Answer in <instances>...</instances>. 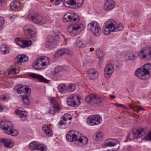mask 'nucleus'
I'll use <instances>...</instances> for the list:
<instances>
[{"instance_id": "nucleus-34", "label": "nucleus", "mask_w": 151, "mask_h": 151, "mask_svg": "<svg viewBox=\"0 0 151 151\" xmlns=\"http://www.w3.org/2000/svg\"><path fill=\"white\" fill-rule=\"evenodd\" d=\"M58 90L59 92L62 93H65L67 92V87L64 84H61L59 85Z\"/></svg>"}, {"instance_id": "nucleus-50", "label": "nucleus", "mask_w": 151, "mask_h": 151, "mask_svg": "<svg viewBox=\"0 0 151 151\" xmlns=\"http://www.w3.org/2000/svg\"><path fill=\"white\" fill-rule=\"evenodd\" d=\"M55 112L54 110H51V108L50 109L49 111L48 112V113H49L50 115H52V116L54 115Z\"/></svg>"}, {"instance_id": "nucleus-51", "label": "nucleus", "mask_w": 151, "mask_h": 151, "mask_svg": "<svg viewBox=\"0 0 151 151\" xmlns=\"http://www.w3.org/2000/svg\"><path fill=\"white\" fill-rule=\"evenodd\" d=\"M5 108L4 106L0 104V112H2L3 111L4 109Z\"/></svg>"}, {"instance_id": "nucleus-18", "label": "nucleus", "mask_w": 151, "mask_h": 151, "mask_svg": "<svg viewBox=\"0 0 151 151\" xmlns=\"http://www.w3.org/2000/svg\"><path fill=\"white\" fill-rule=\"evenodd\" d=\"M76 133H78V132L73 130L69 131L66 135V137L67 140L70 142L77 141V138L78 136L76 134Z\"/></svg>"}, {"instance_id": "nucleus-37", "label": "nucleus", "mask_w": 151, "mask_h": 151, "mask_svg": "<svg viewBox=\"0 0 151 151\" xmlns=\"http://www.w3.org/2000/svg\"><path fill=\"white\" fill-rule=\"evenodd\" d=\"M103 135L102 133L101 132H96L93 136V138L95 140H98L100 139Z\"/></svg>"}, {"instance_id": "nucleus-14", "label": "nucleus", "mask_w": 151, "mask_h": 151, "mask_svg": "<svg viewBox=\"0 0 151 151\" xmlns=\"http://www.w3.org/2000/svg\"><path fill=\"white\" fill-rule=\"evenodd\" d=\"M83 2V0H64L63 3L67 7H69L71 5H76L77 7H79Z\"/></svg>"}, {"instance_id": "nucleus-13", "label": "nucleus", "mask_w": 151, "mask_h": 151, "mask_svg": "<svg viewBox=\"0 0 151 151\" xmlns=\"http://www.w3.org/2000/svg\"><path fill=\"white\" fill-rule=\"evenodd\" d=\"M79 97L77 94H74L68 97L67 103L68 105L72 107L77 106V103H80Z\"/></svg>"}, {"instance_id": "nucleus-52", "label": "nucleus", "mask_w": 151, "mask_h": 151, "mask_svg": "<svg viewBox=\"0 0 151 151\" xmlns=\"http://www.w3.org/2000/svg\"><path fill=\"white\" fill-rule=\"evenodd\" d=\"M116 106H118V107H122L123 108H124V109L125 108L126 110H128V109L125 106H124L123 105H122V104H116Z\"/></svg>"}, {"instance_id": "nucleus-30", "label": "nucleus", "mask_w": 151, "mask_h": 151, "mask_svg": "<svg viewBox=\"0 0 151 151\" xmlns=\"http://www.w3.org/2000/svg\"><path fill=\"white\" fill-rule=\"evenodd\" d=\"M29 76L33 78H36L40 80L41 82H44L45 83H47L48 80L44 78L42 76L37 74L31 73Z\"/></svg>"}, {"instance_id": "nucleus-9", "label": "nucleus", "mask_w": 151, "mask_h": 151, "mask_svg": "<svg viewBox=\"0 0 151 151\" xmlns=\"http://www.w3.org/2000/svg\"><path fill=\"white\" fill-rule=\"evenodd\" d=\"M71 119V115L68 114H65L62 116L58 124L59 128L61 129L66 128L69 126Z\"/></svg>"}, {"instance_id": "nucleus-53", "label": "nucleus", "mask_w": 151, "mask_h": 151, "mask_svg": "<svg viewBox=\"0 0 151 151\" xmlns=\"http://www.w3.org/2000/svg\"><path fill=\"white\" fill-rule=\"evenodd\" d=\"M63 0H55V5H57L60 3Z\"/></svg>"}, {"instance_id": "nucleus-36", "label": "nucleus", "mask_w": 151, "mask_h": 151, "mask_svg": "<svg viewBox=\"0 0 151 151\" xmlns=\"http://www.w3.org/2000/svg\"><path fill=\"white\" fill-rule=\"evenodd\" d=\"M74 45L76 47L80 48L85 47L86 45L85 43L83 41L79 40H77L75 43Z\"/></svg>"}, {"instance_id": "nucleus-58", "label": "nucleus", "mask_w": 151, "mask_h": 151, "mask_svg": "<svg viewBox=\"0 0 151 151\" xmlns=\"http://www.w3.org/2000/svg\"><path fill=\"white\" fill-rule=\"evenodd\" d=\"M58 68H56V69H58Z\"/></svg>"}, {"instance_id": "nucleus-40", "label": "nucleus", "mask_w": 151, "mask_h": 151, "mask_svg": "<svg viewBox=\"0 0 151 151\" xmlns=\"http://www.w3.org/2000/svg\"><path fill=\"white\" fill-rule=\"evenodd\" d=\"M60 109V107L58 103H56V104L53 105V106L51 108V110H54L56 112H59Z\"/></svg>"}, {"instance_id": "nucleus-11", "label": "nucleus", "mask_w": 151, "mask_h": 151, "mask_svg": "<svg viewBox=\"0 0 151 151\" xmlns=\"http://www.w3.org/2000/svg\"><path fill=\"white\" fill-rule=\"evenodd\" d=\"M105 145L106 146L110 147L109 149V151H116L119 147L117 141L114 139H108L106 141Z\"/></svg>"}, {"instance_id": "nucleus-46", "label": "nucleus", "mask_w": 151, "mask_h": 151, "mask_svg": "<svg viewBox=\"0 0 151 151\" xmlns=\"http://www.w3.org/2000/svg\"><path fill=\"white\" fill-rule=\"evenodd\" d=\"M83 143L84 144H86L88 142V139L86 137H83Z\"/></svg>"}, {"instance_id": "nucleus-48", "label": "nucleus", "mask_w": 151, "mask_h": 151, "mask_svg": "<svg viewBox=\"0 0 151 151\" xmlns=\"http://www.w3.org/2000/svg\"><path fill=\"white\" fill-rule=\"evenodd\" d=\"M15 112L16 114L18 115L19 116L22 113H23L24 111L18 109H17L15 111Z\"/></svg>"}, {"instance_id": "nucleus-25", "label": "nucleus", "mask_w": 151, "mask_h": 151, "mask_svg": "<svg viewBox=\"0 0 151 151\" xmlns=\"http://www.w3.org/2000/svg\"><path fill=\"white\" fill-rule=\"evenodd\" d=\"M76 16L77 17H74L72 14L68 15L67 14H65L63 18V20L65 22H70L73 20L75 22L77 20L79 21L80 18L77 15H76Z\"/></svg>"}, {"instance_id": "nucleus-3", "label": "nucleus", "mask_w": 151, "mask_h": 151, "mask_svg": "<svg viewBox=\"0 0 151 151\" xmlns=\"http://www.w3.org/2000/svg\"><path fill=\"white\" fill-rule=\"evenodd\" d=\"M0 127L5 133L15 137L18 135V132L14 129L12 123L10 121H1L0 122Z\"/></svg>"}, {"instance_id": "nucleus-27", "label": "nucleus", "mask_w": 151, "mask_h": 151, "mask_svg": "<svg viewBox=\"0 0 151 151\" xmlns=\"http://www.w3.org/2000/svg\"><path fill=\"white\" fill-rule=\"evenodd\" d=\"M20 6V2L15 1L11 2L10 5V8L12 11H17L18 10Z\"/></svg>"}, {"instance_id": "nucleus-8", "label": "nucleus", "mask_w": 151, "mask_h": 151, "mask_svg": "<svg viewBox=\"0 0 151 151\" xmlns=\"http://www.w3.org/2000/svg\"><path fill=\"white\" fill-rule=\"evenodd\" d=\"M24 30L25 35L34 41L36 40L37 32L33 25L25 26Z\"/></svg>"}, {"instance_id": "nucleus-28", "label": "nucleus", "mask_w": 151, "mask_h": 151, "mask_svg": "<svg viewBox=\"0 0 151 151\" xmlns=\"http://www.w3.org/2000/svg\"><path fill=\"white\" fill-rule=\"evenodd\" d=\"M145 133V131L143 129H141L140 130H137L135 132L133 133L134 138L136 139L141 137L144 136Z\"/></svg>"}, {"instance_id": "nucleus-57", "label": "nucleus", "mask_w": 151, "mask_h": 151, "mask_svg": "<svg viewBox=\"0 0 151 151\" xmlns=\"http://www.w3.org/2000/svg\"><path fill=\"white\" fill-rule=\"evenodd\" d=\"M0 2L1 3H3L5 1V0H0Z\"/></svg>"}, {"instance_id": "nucleus-38", "label": "nucleus", "mask_w": 151, "mask_h": 151, "mask_svg": "<svg viewBox=\"0 0 151 151\" xmlns=\"http://www.w3.org/2000/svg\"><path fill=\"white\" fill-rule=\"evenodd\" d=\"M38 65V63H37V61L35 60L33 63L32 66L34 69L38 70L42 69L40 66Z\"/></svg>"}, {"instance_id": "nucleus-20", "label": "nucleus", "mask_w": 151, "mask_h": 151, "mask_svg": "<svg viewBox=\"0 0 151 151\" xmlns=\"http://www.w3.org/2000/svg\"><path fill=\"white\" fill-rule=\"evenodd\" d=\"M0 143L3 144L4 147L6 148H12L14 145L13 140L10 139L1 138Z\"/></svg>"}, {"instance_id": "nucleus-1", "label": "nucleus", "mask_w": 151, "mask_h": 151, "mask_svg": "<svg viewBox=\"0 0 151 151\" xmlns=\"http://www.w3.org/2000/svg\"><path fill=\"white\" fill-rule=\"evenodd\" d=\"M124 28L122 24L117 25L116 22L113 19H109L105 23V25L103 28L104 34L108 35L111 32H116L122 30Z\"/></svg>"}, {"instance_id": "nucleus-39", "label": "nucleus", "mask_w": 151, "mask_h": 151, "mask_svg": "<svg viewBox=\"0 0 151 151\" xmlns=\"http://www.w3.org/2000/svg\"><path fill=\"white\" fill-rule=\"evenodd\" d=\"M67 92H71L74 91L76 88L75 85L73 83H70L68 87H67Z\"/></svg>"}, {"instance_id": "nucleus-23", "label": "nucleus", "mask_w": 151, "mask_h": 151, "mask_svg": "<svg viewBox=\"0 0 151 151\" xmlns=\"http://www.w3.org/2000/svg\"><path fill=\"white\" fill-rule=\"evenodd\" d=\"M35 60L37 61V63H38V65L41 68L42 66L46 65L47 63L49 64V60L48 58L45 56H42L40 58H38Z\"/></svg>"}, {"instance_id": "nucleus-12", "label": "nucleus", "mask_w": 151, "mask_h": 151, "mask_svg": "<svg viewBox=\"0 0 151 151\" xmlns=\"http://www.w3.org/2000/svg\"><path fill=\"white\" fill-rule=\"evenodd\" d=\"M102 121L101 116L99 115H94L88 117L87 119V122L89 125H98L101 123Z\"/></svg>"}, {"instance_id": "nucleus-56", "label": "nucleus", "mask_w": 151, "mask_h": 151, "mask_svg": "<svg viewBox=\"0 0 151 151\" xmlns=\"http://www.w3.org/2000/svg\"><path fill=\"white\" fill-rule=\"evenodd\" d=\"M94 50V49L93 48H91L90 49V51L91 52H92Z\"/></svg>"}, {"instance_id": "nucleus-47", "label": "nucleus", "mask_w": 151, "mask_h": 151, "mask_svg": "<svg viewBox=\"0 0 151 151\" xmlns=\"http://www.w3.org/2000/svg\"><path fill=\"white\" fill-rule=\"evenodd\" d=\"M4 23V18L2 17H0V26H2Z\"/></svg>"}, {"instance_id": "nucleus-22", "label": "nucleus", "mask_w": 151, "mask_h": 151, "mask_svg": "<svg viewBox=\"0 0 151 151\" xmlns=\"http://www.w3.org/2000/svg\"><path fill=\"white\" fill-rule=\"evenodd\" d=\"M114 71V68L111 64H107L104 69V76L107 78H110Z\"/></svg>"}, {"instance_id": "nucleus-7", "label": "nucleus", "mask_w": 151, "mask_h": 151, "mask_svg": "<svg viewBox=\"0 0 151 151\" xmlns=\"http://www.w3.org/2000/svg\"><path fill=\"white\" fill-rule=\"evenodd\" d=\"M85 99L88 103H91L93 104H96L97 105L103 104L105 102L104 99L97 97L94 94L87 96Z\"/></svg>"}, {"instance_id": "nucleus-42", "label": "nucleus", "mask_w": 151, "mask_h": 151, "mask_svg": "<svg viewBox=\"0 0 151 151\" xmlns=\"http://www.w3.org/2000/svg\"><path fill=\"white\" fill-rule=\"evenodd\" d=\"M19 73V69L17 68H13L9 70L8 72V75L10 74H15L18 73Z\"/></svg>"}, {"instance_id": "nucleus-26", "label": "nucleus", "mask_w": 151, "mask_h": 151, "mask_svg": "<svg viewBox=\"0 0 151 151\" xmlns=\"http://www.w3.org/2000/svg\"><path fill=\"white\" fill-rule=\"evenodd\" d=\"M88 76L91 79L96 78L98 76V73L95 69H91L87 71Z\"/></svg>"}, {"instance_id": "nucleus-31", "label": "nucleus", "mask_w": 151, "mask_h": 151, "mask_svg": "<svg viewBox=\"0 0 151 151\" xmlns=\"http://www.w3.org/2000/svg\"><path fill=\"white\" fill-rule=\"evenodd\" d=\"M17 61L19 63L25 62L28 60V57L24 55H18L17 57Z\"/></svg>"}, {"instance_id": "nucleus-6", "label": "nucleus", "mask_w": 151, "mask_h": 151, "mask_svg": "<svg viewBox=\"0 0 151 151\" xmlns=\"http://www.w3.org/2000/svg\"><path fill=\"white\" fill-rule=\"evenodd\" d=\"M27 17L31 21L37 24H42L46 22V19L41 16L37 15L33 11L30 12L27 15Z\"/></svg>"}, {"instance_id": "nucleus-35", "label": "nucleus", "mask_w": 151, "mask_h": 151, "mask_svg": "<svg viewBox=\"0 0 151 151\" xmlns=\"http://www.w3.org/2000/svg\"><path fill=\"white\" fill-rule=\"evenodd\" d=\"M1 51L3 52L4 54H6L10 52L9 47L5 44H4L1 46Z\"/></svg>"}, {"instance_id": "nucleus-33", "label": "nucleus", "mask_w": 151, "mask_h": 151, "mask_svg": "<svg viewBox=\"0 0 151 151\" xmlns=\"http://www.w3.org/2000/svg\"><path fill=\"white\" fill-rule=\"evenodd\" d=\"M129 107L130 109H133L134 111L137 113H138L139 111L144 110V109L141 106L136 105L134 106H132L131 104H130L129 105Z\"/></svg>"}, {"instance_id": "nucleus-32", "label": "nucleus", "mask_w": 151, "mask_h": 151, "mask_svg": "<svg viewBox=\"0 0 151 151\" xmlns=\"http://www.w3.org/2000/svg\"><path fill=\"white\" fill-rule=\"evenodd\" d=\"M95 51L97 58L101 60L103 59L104 54L102 50L99 48H98Z\"/></svg>"}, {"instance_id": "nucleus-19", "label": "nucleus", "mask_w": 151, "mask_h": 151, "mask_svg": "<svg viewBox=\"0 0 151 151\" xmlns=\"http://www.w3.org/2000/svg\"><path fill=\"white\" fill-rule=\"evenodd\" d=\"M14 42L17 45L24 48L29 47L32 44V41L30 40H22L18 38H16L14 39Z\"/></svg>"}, {"instance_id": "nucleus-17", "label": "nucleus", "mask_w": 151, "mask_h": 151, "mask_svg": "<svg viewBox=\"0 0 151 151\" xmlns=\"http://www.w3.org/2000/svg\"><path fill=\"white\" fill-rule=\"evenodd\" d=\"M57 40L55 37L52 36H49L45 42V47L51 49L55 47L57 44Z\"/></svg>"}, {"instance_id": "nucleus-49", "label": "nucleus", "mask_w": 151, "mask_h": 151, "mask_svg": "<svg viewBox=\"0 0 151 151\" xmlns=\"http://www.w3.org/2000/svg\"><path fill=\"white\" fill-rule=\"evenodd\" d=\"M50 102L53 105L56 104V103H58L56 101L55 99L52 98L50 100Z\"/></svg>"}, {"instance_id": "nucleus-41", "label": "nucleus", "mask_w": 151, "mask_h": 151, "mask_svg": "<svg viewBox=\"0 0 151 151\" xmlns=\"http://www.w3.org/2000/svg\"><path fill=\"white\" fill-rule=\"evenodd\" d=\"M9 99V96L6 95H3L0 96V99L3 102L8 101Z\"/></svg>"}, {"instance_id": "nucleus-44", "label": "nucleus", "mask_w": 151, "mask_h": 151, "mask_svg": "<svg viewBox=\"0 0 151 151\" xmlns=\"http://www.w3.org/2000/svg\"><path fill=\"white\" fill-rule=\"evenodd\" d=\"M144 139L146 141H151V132L145 137Z\"/></svg>"}, {"instance_id": "nucleus-5", "label": "nucleus", "mask_w": 151, "mask_h": 151, "mask_svg": "<svg viewBox=\"0 0 151 151\" xmlns=\"http://www.w3.org/2000/svg\"><path fill=\"white\" fill-rule=\"evenodd\" d=\"M137 55L141 59L151 60V47H145L141 48L139 50Z\"/></svg>"}, {"instance_id": "nucleus-2", "label": "nucleus", "mask_w": 151, "mask_h": 151, "mask_svg": "<svg viewBox=\"0 0 151 151\" xmlns=\"http://www.w3.org/2000/svg\"><path fill=\"white\" fill-rule=\"evenodd\" d=\"M14 91L16 93L20 95L22 97V100L23 103L26 105L29 104L28 96L31 93V91L29 87L27 86H22L21 85H18L15 86Z\"/></svg>"}, {"instance_id": "nucleus-21", "label": "nucleus", "mask_w": 151, "mask_h": 151, "mask_svg": "<svg viewBox=\"0 0 151 151\" xmlns=\"http://www.w3.org/2000/svg\"><path fill=\"white\" fill-rule=\"evenodd\" d=\"M104 9L106 11H110L115 6V3L113 0H106L104 4Z\"/></svg>"}, {"instance_id": "nucleus-24", "label": "nucleus", "mask_w": 151, "mask_h": 151, "mask_svg": "<svg viewBox=\"0 0 151 151\" xmlns=\"http://www.w3.org/2000/svg\"><path fill=\"white\" fill-rule=\"evenodd\" d=\"M64 54H67L71 55L72 54V52L67 49L63 48L59 50L55 54V56L58 57L62 56Z\"/></svg>"}, {"instance_id": "nucleus-45", "label": "nucleus", "mask_w": 151, "mask_h": 151, "mask_svg": "<svg viewBox=\"0 0 151 151\" xmlns=\"http://www.w3.org/2000/svg\"><path fill=\"white\" fill-rule=\"evenodd\" d=\"M136 57L134 54H132V55H129L128 57V59L129 60H133L135 59Z\"/></svg>"}, {"instance_id": "nucleus-16", "label": "nucleus", "mask_w": 151, "mask_h": 151, "mask_svg": "<svg viewBox=\"0 0 151 151\" xmlns=\"http://www.w3.org/2000/svg\"><path fill=\"white\" fill-rule=\"evenodd\" d=\"M82 27L81 24H74L68 26L67 29L69 32L77 35L78 33L79 30L82 29Z\"/></svg>"}, {"instance_id": "nucleus-55", "label": "nucleus", "mask_w": 151, "mask_h": 151, "mask_svg": "<svg viewBox=\"0 0 151 151\" xmlns=\"http://www.w3.org/2000/svg\"><path fill=\"white\" fill-rule=\"evenodd\" d=\"M110 96L111 98L112 99H114L115 98V96L114 95H110Z\"/></svg>"}, {"instance_id": "nucleus-43", "label": "nucleus", "mask_w": 151, "mask_h": 151, "mask_svg": "<svg viewBox=\"0 0 151 151\" xmlns=\"http://www.w3.org/2000/svg\"><path fill=\"white\" fill-rule=\"evenodd\" d=\"M19 116L20 118L22 119V120L24 121L25 120V118L27 117V113H24V112L21 114L19 115Z\"/></svg>"}, {"instance_id": "nucleus-54", "label": "nucleus", "mask_w": 151, "mask_h": 151, "mask_svg": "<svg viewBox=\"0 0 151 151\" xmlns=\"http://www.w3.org/2000/svg\"><path fill=\"white\" fill-rule=\"evenodd\" d=\"M78 141L80 143H82H82H83V139H82V138H79V139H78Z\"/></svg>"}, {"instance_id": "nucleus-4", "label": "nucleus", "mask_w": 151, "mask_h": 151, "mask_svg": "<svg viewBox=\"0 0 151 151\" xmlns=\"http://www.w3.org/2000/svg\"><path fill=\"white\" fill-rule=\"evenodd\" d=\"M151 74V64L150 63L145 64L142 68H138L134 73L135 76L144 80L149 78Z\"/></svg>"}, {"instance_id": "nucleus-10", "label": "nucleus", "mask_w": 151, "mask_h": 151, "mask_svg": "<svg viewBox=\"0 0 151 151\" xmlns=\"http://www.w3.org/2000/svg\"><path fill=\"white\" fill-rule=\"evenodd\" d=\"M87 27L88 30L95 35L98 36L101 33L100 26L96 22H91L88 25Z\"/></svg>"}, {"instance_id": "nucleus-29", "label": "nucleus", "mask_w": 151, "mask_h": 151, "mask_svg": "<svg viewBox=\"0 0 151 151\" xmlns=\"http://www.w3.org/2000/svg\"><path fill=\"white\" fill-rule=\"evenodd\" d=\"M42 129L43 132L47 136L51 137L52 135V132L50 127L47 125H44L42 127Z\"/></svg>"}, {"instance_id": "nucleus-15", "label": "nucleus", "mask_w": 151, "mask_h": 151, "mask_svg": "<svg viewBox=\"0 0 151 151\" xmlns=\"http://www.w3.org/2000/svg\"><path fill=\"white\" fill-rule=\"evenodd\" d=\"M29 147L32 151H46V147L39 145L36 141L33 142L29 144Z\"/></svg>"}]
</instances>
